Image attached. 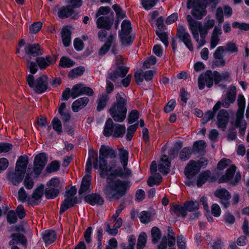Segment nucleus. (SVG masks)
I'll return each instance as SVG.
<instances>
[{
	"mask_svg": "<svg viewBox=\"0 0 249 249\" xmlns=\"http://www.w3.org/2000/svg\"><path fill=\"white\" fill-rule=\"evenodd\" d=\"M236 97V89L235 87L230 89L226 92V97L222 100V106L225 108H228L231 104L235 101Z\"/></svg>",
	"mask_w": 249,
	"mask_h": 249,
	"instance_id": "6ab92c4d",
	"label": "nucleus"
},
{
	"mask_svg": "<svg viewBox=\"0 0 249 249\" xmlns=\"http://www.w3.org/2000/svg\"><path fill=\"white\" fill-rule=\"evenodd\" d=\"M206 83V86L211 88L213 87L214 82L213 72L211 70H207L202 76Z\"/></svg>",
	"mask_w": 249,
	"mask_h": 249,
	"instance_id": "f704fd0d",
	"label": "nucleus"
},
{
	"mask_svg": "<svg viewBox=\"0 0 249 249\" xmlns=\"http://www.w3.org/2000/svg\"><path fill=\"white\" fill-rule=\"evenodd\" d=\"M186 19L188 23L189 29L192 34L194 38L196 41H198L199 40L198 28L199 27L201 26V23L194 20L189 15L186 16Z\"/></svg>",
	"mask_w": 249,
	"mask_h": 249,
	"instance_id": "dca6fc26",
	"label": "nucleus"
},
{
	"mask_svg": "<svg viewBox=\"0 0 249 249\" xmlns=\"http://www.w3.org/2000/svg\"><path fill=\"white\" fill-rule=\"evenodd\" d=\"M176 37L179 39V41L183 42L186 47L191 52L194 51L191 37L186 29L182 25H179L177 29Z\"/></svg>",
	"mask_w": 249,
	"mask_h": 249,
	"instance_id": "6e6552de",
	"label": "nucleus"
},
{
	"mask_svg": "<svg viewBox=\"0 0 249 249\" xmlns=\"http://www.w3.org/2000/svg\"><path fill=\"white\" fill-rule=\"evenodd\" d=\"M57 14L60 18H65L71 17L73 19H76L78 15V13L75 11L70 4L60 7Z\"/></svg>",
	"mask_w": 249,
	"mask_h": 249,
	"instance_id": "2eb2a0df",
	"label": "nucleus"
},
{
	"mask_svg": "<svg viewBox=\"0 0 249 249\" xmlns=\"http://www.w3.org/2000/svg\"><path fill=\"white\" fill-rule=\"evenodd\" d=\"M59 189L48 187L46 188L44 193L47 198L53 199L56 197L59 194Z\"/></svg>",
	"mask_w": 249,
	"mask_h": 249,
	"instance_id": "a19ab883",
	"label": "nucleus"
},
{
	"mask_svg": "<svg viewBox=\"0 0 249 249\" xmlns=\"http://www.w3.org/2000/svg\"><path fill=\"white\" fill-rule=\"evenodd\" d=\"M224 221L227 225H233L235 222V216L230 212H226L223 215Z\"/></svg>",
	"mask_w": 249,
	"mask_h": 249,
	"instance_id": "4d7b16f0",
	"label": "nucleus"
},
{
	"mask_svg": "<svg viewBox=\"0 0 249 249\" xmlns=\"http://www.w3.org/2000/svg\"><path fill=\"white\" fill-rule=\"evenodd\" d=\"M129 68L124 65L118 66L114 71L110 72V80H117L118 78H124L126 76Z\"/></svg>",
	"mask_w": 249,
	"mask_h": 249,
	"instance_id": "f3484780",
	"label": "nucleus"
},
{
	"mask_svg": "<svg viewBox=\"0 0 249 249\" xmlns=\"http://www.w3.org/2000/svg\"><path fill=\"white\" fill-rule=\"evenodd\" d=\"M132 175L131 170L127 167L124 168V166H118L116 168L111 169L110 171V178L111 180L113 179L120 178L125 179L129 178Z\"/></svg>",
	"mask_w": 249,
	"mask_h": 249,
	"instance_id": "9b49d317",
	"label": "nucleus"
},
{
	"mask_svg": "<svg viewBox=\"0 0 249 249\" xmlns=\"http://www.w3.org/2000/svg\"><path fill=\"white\" fill-rule=\"evenodd\" d=\"M245 109V107H240L238 108L235 124L236 127H240L241 125L242 122L244 118Z\"/></svg>",
	"mask_w": 249,
	"mask_h": 249,
	"instance_id": "09e8293b",
	"label": "nucleus"
},
{
	"mask_svg": "<svg viewBox=\"0 0 249 249\" xmlns=\"http://www.w3.org/2000/svg\"><path fill=\"white\" fill-rule=\"evenodd\" d=\"M82 84H77L73 86L71 89V96L73 98L75 99L77 97L82 94Z\"/></svg>",
	"mask_w": 249,
	"mask_h": 249,
	"instance_id": "3c124183",
	"label": "nucleus"
},
{
	"mask_svg": "<svg viewBox=\"0 0 249 249\" xmlns=\"http://www.w3.org/2000/svg\"><path fill=\"white\" fill-rule=\"evenodd\" d=\"M199 172L200 170L196 165V161L193 160H190L184 168V175L186 178L189 179H193Z\"/></svg>",
	"mask_w": 249,
	"mask_h": 249,
	"instance_id": "4468645a",
	"label": "nucleus"
},
{
	"mask_svg": "<svg viewBox=\"0 0 249 249\" xmlns=\"http://www.w3.org/2000/svg\"><path fill=\"white\" fill-rule=\"evenodd\" d=\"M211 171L207 170L200 173L196 179V186L200 188L207 181L210 177Z\"/></svg>",
	"mask_w": 249,
	"mask_h": 249,
	"instance_id": "c756f323",
	"label": "nucleus"
},
{
	"mask_svg": "<svg viewBox=\"0 0 249 249\" xmlns=\"http://www.w3.org/2000/svg\"><path fill=\"white\" fill-rule=\"evenodd\" d=\"M85 71L83 67H78L72 70L69 73L68 77L71 79L77 78L83 74Z\"/></svg>",
	"mask_w": 249,
	"mask_h": 249,
	"instance_id": "de8ad7c7",
	"label": "nucleus"
},
{
	"mask_svg": "<svg viewBox=\"0 0 249 249\" xmlns=\"http://www.w3.org/2000/svg\"><path fill=\"white\" fill-rule=\"evenodd\" d=\"M122 20L114 18V13L110 8V29L114 25V28L117 30L119 28V24Z\"/></svg>",
	"mask_w": 249,
	"mask_h": 249,
	"instance_id": "bf43d9fd",
	"label": "nucleus"
},
{
	"mask_svg": "<svg viewBox=\"0 0 249 249\" xmlns=\"http://www.w3.org/2000/svg\"><path fill=\"white\" fill-rule=\"evenodd\" d=\"M119 37L123 46H130L134 42L135 36L127 34H119Z\"/></svg>",
	"mask_w": 249,
	"mask_h": 249,
	"instance_id": "393cba45",
	"label": "nucleus"
},
{
	"mask_svg": "<svg viewBox=\"0 0 249 249\" xmlns=\"http://www.w3.org/2000/svg\"><path fill=\"white\" fill-rule=\"evenodd\" d=\"M147 242V235L145 232H142L139 235L137 249H143L146 246Z\"/></svg>",
	"mask_w": 249,
	"mask_h": 249,
	"instance_id": "49530a36",
	"label": "nucleus"
},
{
	"mask_svg": "<svg viewBox=\"0 0 249 249\" xmlns=\"http://www.w3.org/2000/svg\"><path fill=\"white\" fill-rule=\"evenodd\" d=\"M89 102V99L87 97H82L78 99L73 102L72 104V109L73 112H77L79 110L84 107Z\"/></svg>",
	"mask_w": 249,
	"mask_h": 249,
	"instance_id": "5701e85b",
	"label": "nucleus"
},
{
	"mask_svg": "<svg viewBox=\"0 0 249 249\" xmlns=\"http://www.w3.org/2000/svg\"><path fill=\"white\" fill-rule=\"evenodd\" d=\"M116 101L110 107V115L116 122L124 121L127 114V100L123 92L116 94Z\"/></svg>",
	"mask_w": 249,
	"mask_h": 249,
	"instance_id": "f03ea898",
	"label": "nucleus"
},
{
	"mask_svg": "<svg viewBox=\"0 0 249 249\" xmlns=\"http://www.w3.org/2000/svg\"><path fill=\"white\" fill-rule=\"evenodd\" d=\"M140 112L137 109H132L129 113L127 121L129 124H132L135 123L140 118Z\"/></svg>",
	"mask_w": 249,
	"mask_h": 249,
	"instance_id": "8fccbe9b",
	"label": "nucleus"
},
{
	"mask_svg": "<svg viewBox=\"0 0 249 249\" xmlns=\"http://www.w3.org/2000/svg\"><path fill=\"white\" fill-rule=\"evenodd\" d=\"M132 74H126V76L124 78H118L117 80H112L114 83L116 88H121L124 87V88L128 87L130 83Z\"/></svg>",
	"mask_w": 249,
	"mask_h": 249,
	"instance_id": "b1692460",
	"label": "nucleus"
},
{
	"mask_svg": "<svg viewBox=\"0 0 249 249\" xmlns=\"http://www.w3.org/2000/svg\"><path fill=\"white\" fill-rule=\"evenodd\" d=\"M206 143L204 140H198L194 142L193 145V152L199 153L203 151L206 147Z\"/></svg>",
	"mask_w": 249,
	"mask_h": 249,
	"instance_id": "37998d69",
	"label": "nucleus"
},
{
	"mask_svg": "<svg viewBox=\"0 0 249 249\" xmlns=\"http://www.w3.org/2000/svg\"><path fill=\"white\" fill-rule=\"evenodd\" d=\"M125 131L124 124L114 123L113 120L110 118V136L112 135L115 138H122Z\"/></svg>",
	"mask_w": 249,
	"mask_h": 249,
	"instance_id": "ddd939ff",
	"label": "nucleus"
},
{
	"mask_svg": "<svg viewBox=\"0 0 249 249\" xmlns=\"http://www.w3.org/2000/svg\"><path fill=\"white\" fill-rule=\"evenodd\" d=\"M27 81L29 87L33 88L36 93H41L48 89L47 77L46 75H42L35 81L34 76L29 74Z\"/></svg>",
	"mask_w": 249,
	"mask_h": 249,
	"instance_id": "39448f33",
	"label": "nucleus"
},
{
	"mask_svg": "<svg viewBox=\"0 0 249 249\" xmlns=\"http://www.w3.org/2000/svg\"><path fill=\"white\" fill-rule=\"evenodd\" d=\"M60 180L57 178H52L47 183V185L48 187L54 188L56 189H60Z\"/></svg>",
	"mask_w": 249,
	"mask_h": 249,
	"instance_id": "338daca9",
	"label": "nucleus"
},
{
	"mask_svg": "<svg viewBox=\"0 0 249 249\" xmlns=\"http://www.w3.org/2000/svg\"><path fill=\"white\" fill-rule=\"evenodd\" d=\"M157 62V58L154 56L149 57L143 63V67L144 68H149L150 66L154 65Z\"/></svg>",
	"mask_w": 249,
	"mask_h": 249,
	"instance_id": "774afa93",
	"label": "nucleus"
},
{
	"mask_svg": "<svg viewBox=\"0 0 249 249\" xmlns=\"http://www.w3.org/2000/svg\"><path fill=\"white\" fill-rule=\"evenodd\" d=\"M231 160L226 158L222 159L217 164V168L218 170L222 171L227 168L229 163L231 162Z\"/></svg>",
	"mask_w": 249,
	"mask_h": 249,
	"instance_id": "052dcab7",
	"label": "nucleus"
},
{
	"mask_svg": "<svg viewBox=\"0 0 249 249\" xmlns=\"http://www.w3.org/2000/svg\"><path fill=\"white\" fill-rule=\"evenodd\" d=\"M44 186L40 185L38 186L34 191L32 195L31 202L34 205H37L39 203V200L43 195Z\"/></svg>",
	"mask_w": 249,
	"mask_h": 249,
	"instance_id": "cd10ccee",
	"label": "nucleus"
},
{
	"mask_svg": "<svg viewBox=\"0 0 249 249\" xmlns=\"http://www.w3.org/2000/svg\"><path fill=\"white\" fill-rule=\"evenodd\" d=\"M193 153L190 147H185L183 148L179 152V159L181 161H185L188 160L192 154Z\"/></svg>",
	"mask_w": 249,
	"mask_h": 249,
	"instance_id": "72a5a7b5",
	"label": "nucleus"
},
{
	"mask_svg": "<svg viewBox=\"0 0 249 249\" xmlns=\"http://www.w3.org/2000/svg\"><path fill=\"white\" fill-rule=\"evenodd\" d=\"M25 56L37 57L42 54L40 45L37 43L27 44L24 48Z\"/></svg>",
	"mask_w": 249,
	"mask_h": 249,
	"instance_id": "a211bd4d",
	"label": "nucleus"
},
{
	"mask_svg": "<svg viewBox=\"0 0 249 249\" xmlns=\"http://www.w3.org/2000/svg\"><path fill=\"white\" fill-rule=\"evenodd\" d=\"M43 239L46 244H51L56 239V234L54 231H47L44 234Z\"/></svg>",
	"mask_w": 249,
	"mask_h": 249,
	"instance_id": "e433bc0d",
	"label": "nucleus"
},
{
	"mask_svg": "<svg viewBox=\"0 0 249 249\" xmlns=\"http://www.w3.org/2000/svg\"><path fill=\"white\" fill-rule=\"evenodd\" d=\"M163 157L165 159H161L162 162L158 164V170L164 176H166L170 172L171 163L167 155H164Z\"/></svg>",
	"mask_w": 249,
	"mask_h": 249,
	"instance_id": "412c9836",
	"label": "nucleus"
},
{
	"mask_svg": "<svg viewBox=\"0 0 249 249\" xmlns=\"http://www.w3.org/2000/svg\"><path fill=\"white\" fill-rule=\"evenodd\" d=\"M77 193V189L75 187H71L69 190L65 192L64 196L65 197L60 208V213L62 214L69 208L73 207L78 203V200L76 196H74Z\"/></svg>",
	"mask_w": 249,
	"mask_h": 249,
	"instance_id": "423d86ee",
	"label": "nucleus"
},
{
	"mask_svg": "<svg viewBox=\"0 0 249 249\" xmlns=\"http://www.w3.org/2000/svg\"><path fill=\"white\" fill-rule=\"evenodd\" d=\"M12 240L9 242L10 245H13L20 243L26 247L27 239L25 236L20 233H15L11 235Z\"/></svg>",
	"mask_w": 249,
	"mask_h": 249,
	"instance_id": "c85d7f7f",
	"label": "nucleus"
},
{
	"mask_svg": "<svg viewBox=\"0 0 249 249\" xmlns=\"http://www.w3.org/2000/svg\"><path fill=\"white\" fill-rule=\"evenodd\" d=\"M216 125L218 128L224 131L230 120V115L227 110L224 109H220L216 116Z\"/></svg>",
	"mask_w": 249,
	"mask_h": 249,
	"instance_id": "f8f14e48",
	"label": "nucleus"
},
{
	"mask_svg": "<svg viewBox=\"0 0 249 249\" xmlns=\"http://www.w3.org/2000/svg\"><path fill=\"white\" fill-rule=\"evenodd\" d=\"M89 157L86 163V172L87 174L83 178L81 186L79 190V194L81 195L86 192L90 191V183L91 176L90 175L92 170V163L94 168L99 167V174L102 178H106L107 184L104 187L103 192L107 197L109 196V170L107 166V159L109 157V147L107 145H102L99 150V160L97 159V153L91 149L89 152Z\"/></svg>",
	"mask_w": 249,
	"mask_h": 249,
	"instance_id": "f257e3e1",
	"label": "nucleus"
},
{
	"mask_svg": "<svg viewBox=\"0 0 249 249\" xmlns=\"http://www.w3.org/2000/svg\"><path fill=\"white\" fill-rule=\"evenodd\" d=\"M150 233L152 244H156L159 243L162 236L160 230L158 227L154 226L151 228Z\"/></svg>",
	"mask_w": 249,
	"mask_h": 249,
	"instance_id": "7c9ffc66",
	"label": "nucleus"
},
{
	"mask_svg": "<svg viewBox=\"0 0 249 249\" xmlns=\"http://www.w3.org/2000/svg\"><path fill=\"white\" fill-rule=\"evenodd\" d=\"M74 64V61L71 59L63 56L60 59L59 66L63 68H70L73 66Z\"/></svg>",
	"mask_w": 249,
	"mask_h": 249,
	"instance_id": "6e6d98bb",
	"label": "nucleus"
},
{
	"mask_svg": "<svg viewBox=\"0 0 249 249\" xmlns=\"http://www.w3.org/2000/svg\"><path fill=\"white\" fill-rule=\"evenodd\" d=\"M167 236L169 239V247H173L176 243V237L175 233L171 227H168L167 229Z\"/></svg>",
	"mask_w": 249,
	"mask_h": 249,
	"instance_id": "603ef678",
	"label": "nucleus"
},
{
	"mask_svg": "<svg viewBox=\"0 0 249 249\" xmlns=\"http://www.w3.org/2000/svg\"><path fill=\"white\" fill-rule=\"evenodd\" d=\"M120 162L124 168L127 167L128 160V152L124 149H120L119 152Z\"/></svg>",
	"mask_w": 249,
	"mask_h": 249,
	"instance_id": "58836bf2",
	"label": "nucleus"
},
{
	"mask_svg": "<svg viewBox=\"0 0 249 249\" xmlns=\"http://www.w3.org/2000/svg\"><path fill=\"white\" fill-rule=\"evenodd\" d=\"M206 0H188L187 7L192 9L191 14L195 18L201 19L207 14Z\"/></svg>",
	"mask_w": 249,
	"mask_h": 249,
	"instance_id": "20e7f679",
	"label": "nucleus"
},
{
	"mask_svg": "<svg viewBox=\"0 0 249 249\" xmlns=\"http://www.w3.org/2000/svg\"><path fill=\"white\" fill-rule=\"evenodd\" d=\"M107 30L106 29L103 28L98 32V36L101 41L109 43V36H108Z\"/></svg>",
	"mask_w": 249,
	"mask_h": 249,
	"instance_id": "e2e57ef3",
	"label": "nucleus"
},
{
	"mask_svg": "<svg viewBox=\"0 0 249 249\" xmlns=\"http://www.w3.org/2000/svg\"><path fill=\"white\" fill-rule=\"evenodd\" d=\"M176 102L175 99L170 100L164 107V111L167 113L173 111L176 107Z\"/></svg>",
	"mask_w": 249,
	"mask_h": 249,
	"instance_id": "69168bd1",
	"label": "nucleus"
},
{
	"mask_svg": "<svg viewBox=\"0 0 249 249\" xmlns=\"http://www.w3.org/2000/svg\"><path fill=\"white\" fill-rule=\"evenodd\" d=\"M131 186L130 181L117 178L111 180L110 178V195L116 199H119L125 196Z\"/></svg>",
	"mask_w": 249,
	"mask_h": 249,
	"instance_id": "7ed1b4c3",
	"label": "nucleus"
},
{
	"mask_svg": "<svg viewBox=\"0 0 249 249\" xmlns=\"http://www.w3.org/2000/svg\"><path fill=\"white\" fill-rule=\"evenodd\" d=\"M214 196L220 199L219 203L224 209H227L230 206L231 193L225 188L217 189L214 192Z\"/></svg>",
	"mask_w": 249,
	"mask_h": 249,
	"instance_id": "1a4fd4ad",
	"label": "nucleus"
},
{
	"mask_svg": "<svg viewBox=\"0 0 249 249\" xmlns=\"http://www.w3.org/2000/svg\"><path fill=\"white\" fill-rule=\"evenodd\" d=\"M28 164V158L26 155L20 156L16 162L15 169L16 171L23 173L24 175Z\"/></svg>",
	"mask_w": 249,
	"mask_h": 249,
	"instance_id": "aec40b11",
	"label": "nucleus"
},
{
	"mask_svg": "<svg viewBox=\"0 0 249 249\" xmlns=\"http://www.w3.org/2000/svg\"><path fill=\"white\" fill-rule=\"evenodd\" d=\"M60 163L58 161L54 160L48 165L46 171L48 172H54L59 170Z\"/></svg>",
	"mask_w": 249,
	"mask_h": 249,
	"instance_id": "13d9d810",
	"label": "nucleus"
},
{
	"mask_svg": "<svg viewBox=\"0 0 249 249\" xmlns=\"http://www.w3.org/2000/svg\"><path fill=\"white\" fill-rule=\"evenodd\" d=\"M132 31V28L130 21L128 19L124 20L121 24V30L119 32V34H130Z\"/></svg>",
	"mask_w": 249,
	"mask_h": 249,
	"instance_id": "4c0bfd02",
	"label": "nucleus"
},
{
	"mask_svg": "<svg viewBox=\"0 0 249 249\" xmlns=\"http://www.w3.org/2000/svg\"><path fill=\"white\" fill-rule=\"evenodd\" d=\"M159 0H142L141 3L144 9L149 10L155 6Z\"/></svg>",
	"mask_w": 249,
	"mask_h": 249,
	"instance_id": "5fc2aeb1",
	"label": "nucleus"
},
{
	"mask_svg": "<svg viewBox=\"0 0 249 249\" xmlns=\"http://www.w3.org/2000/svg\"><path fill=\"white\" fill-rule=\"evenodd\" d=\"M85 200L91 205H95L96 204L102 205L104 201L102 197L96 194L87 195L85 197Z\"/></svg>",
	"mask_w": 249,
	"mask_h": 249,
	"instance_id": "a878e982",
	"label": "nucleus"
},
{
	"mask_svg": "<svg viewBox=\"0 0 249 249\" xmlns=\"http://www.w3.org/2000/svg\"><path fill=\"white\" fill-rule=\"evenodd\" d=\"M71 32L67 28L63 29L62 32V39L64 45L68 47L70 45L71 38Z\"/></svg>",
	"mask_w": 249,
	"mask_h": 249,
	"instance_id": "79ce46f5",
	"label": "nucleus"
},
{
	"mask_svg": "<svg viewBox=\"0 0 249 249\" xmlns=\"http://www.w3.org/2000/svg\"><path fill=\"white\" fill-rule=\"evenodd\" d=\"M162 180V177L159 173H156L153 176H150L147 180V184L149 187H152L154 185H160Z\"/></svg>",
	"mask_w": 249,
	"mask_h": 249,
	"instance_id": "2f4dec72",
	"label": "nucleus"
},
{
	"mask_svg": "<svg viewBox=\"0 0 249 249\" xmlns=\"http://www.w3.org/2000/svg\"><path fill=\"white\" fill-rule=\"evenodd\" d=\"M171 211L174 213L178 214L183 218H185L187 215L186 209L184 205L182 206L180 204H175L171 209Z\"/></svg>",
	"mask_w": 249,
	"mask_h": 249,
	"instance_id": "473e14b6",
	"label": "nucleus"
},
{
	"mask_svg": "<svg viewBox=\"0 0 249 249\" xmlns=\"http://www.w3.org/2000/svg\"><path fill=\"white\" fill-rule=\"evenodd\" d=\"M26 62L27 64V68L29 69L32 75L35 74L37 71V64L32 61L31 56H25Z\"/></svg>",
	"mask_w": 249,
	"mask_h": 249,
	"instance_id": "ea45409f",
	"label": "nucleus"
},
{
	"mask_svg": "<svg viewBox=\"0 0 249 249\" xmlns=\"http://www.w3.org/2000/svg\"><path fill=\"white\" fill-rule=\"evenodd\" d=\"M215 115L212 113V110H208L205 112L203 117H202L201 121L203 124H207L210 120H213Z\"/></svg>",
	"mask_w": 249,
	"mask_h": 249,
	"instance_id": "680f3d73",
	"label": "nucleus"
},
{
	"mask_svg": "<svg viewBox=\"0 0 249 249\" xmlns=\"http://www.w3.org/2000/svg\"><path fill=\"white\" fill-rule=\"evenodd\" d=\"M52 58L50 55H47L46 57L37 56L36 61L40 70H44L51 64Z\"/></svg>",
	"mask_w": 249,
	"mask_h": 249,
	"instance_id": "bb28decb",
	"label": "nucleus"
},
{
	"mask_svg": "<svg viewBox=\"0 0 249 249\" xmlns=\"http://www.w3.org/2000/svg\"><path fill=\"white\" fill-rule=\"evenodd\" d=\"M112 8L116 13L115 18L122 20L126 17L125 12L122 9L119 4H115L112 5Z\"/></svg>",
	"mask_w": 249,
	"mask_h": 249,
	"instance_id": "c03bdc74",
	"label": "nucleus"
},
{
	"mask_svg": "<svg viewBox=\"0 0 249 249\" xmlns=\"http://www.w3.org/2000/svg\"><path fill=\"white\" fill-rule=\"evenodd\" d=\"M52 125L53 129L60 134L62 132V124L61 122L59 119L55 118L52 121Z\"/></svg>",
	"mask_w": 249,
	"mask_h": 249,
	"instance_id": "0e129e2a",
	"label": "nucleus"
},
{
	"mask_svg": "<svg viewBox=\"0 0 249 249\" xmlns=\"http://www.w3.org/2000/svg\"><path fill=\"white\" fill-rule=\"evenodd\" d=\"M109 8L101 7L96 14V17H99L96 21L98 28H104L109 30Z\"/></svg>",
	"mask_w": 249,
	"mask_h": 249,
	"instance_id": "0eeeda50",
	"label": "nucleus"
},
{
	"mask_svg": "<svg viewBox=\"0 0 249 249\" xmlns=\"http://www.w3.org/2000/svg\"><path fill=\"white\" fill-rule=\"evenodd\" d=\"M47 162V158L44 153L37 155L34 159L33 172L36 176L41 173Z\"/></svg>",
	"mask_w": 249,
	"mask_h": 249,
	"instance_id": "9d476101",
	"label": "nucleus"
},
{
	"mask_svg": "<svg viewBox=\"0 0 249 249\" xmlns=\"http://www.w3.org/2000/svg\"><path fill=\"white\" fill-rule=\"evenodd\" d=\"M24 176L23 173L18 172L15 170V172H10L7 174V178L8 180L11 181L13 185H18L20 183Z\"/></svg>",
	"mask_w": 249,
	"mask_h": 249,
	"instance_id": "4be33fe9",
	"label": "nucleus"
},
{
	"mask_svg": "<svg viewBox=\"0 0 249 249\" xmlns=\"http://www.w3.org/2000/svg\"><path fill=\"white\" fill-rule=\"evenodd\" d=\"M139 126L138 122L129 125L127 128V133L125 136L126 140L127 141H130L133 136L134 134L136 132L137 129Z\"/></svg>",
	"mask_w": 249,
	"mask_h": 249,
	"instance_id": "a18cd8bd",
	"label": "nucleus"
},
{
	"mask_svg": "<svg viewBox=\"0 0 249 249\" xmlns=\"http://www.w3.org/2000/svg\"><path fill=\"white\" fill-rule=\"evenodd\" d=\"M139 218L141 223L147 224L151 220V213L148 211H143L141 213Z\"/></svg>",
	"mask_w": 249,
	"mask_h": 249,
	"instance_id": "864d4df0",
	"label": "nucleus"
},
{
	"mask_svg": "<svg viewBox=\"0 0 249 249\" xmlns=\"http://www.w3.org/2000/svg\"><path fill=\"white\" fill-rule=\"evenodd\" d=\"M184 206L185 207L187 211L194 212L197 211L199 208V204L196 201L192 200L186 201L184 203Z\"/></svg>",
	"mask_w": 249,
	"mask_h": 249,
	"instance_id": "c9c22d12",
	"label": "nucleus"
}]
</instances>
